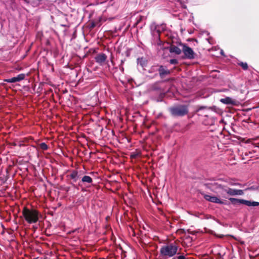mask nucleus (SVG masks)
<instances>
[{"label":"nucleus","instance_id":"1","mask_svg":"<svg viewBox=\"0 0 259 259\" xmlns=\"http://www.w3.org/2000/svg\"><path fill=\"white\" fill-rule=\"evenodd\" d=\"M211 188L222 196H224L226 194L230 196L242 195L243 194V191L242 190L232 189L219 182H214L211 184Z\"/></svg>","mask_w":259,"mask_h":259},{"label":"nucleus","instance_id":"2","mask_svg":"<svg viewBox=\"0 0 259 259\" xmlns=\"http://www.w3.org/2000/svg\"><path fill=\"white\" fill-rule=\"evenodd\" d=\"M178 250V246L175 243H169L162 246L160 249V256L163 259H167L168 258L174 256L177 253Z\"/></svg>","mask_w":259,"mask_h":259},{"label":"nucleus","instance_id":"3","mask_svg":"<svg viewBox=\"0 0 259 259\" xmlns=\"http://www.w3.org/2000/svg\"><path fill=\"white\" fill-rule=\"evenodd\" d=\"M22 214L25 221L29 224L36 223L38 220L39 212L35 209H29L24 207Z\"/></svg>","mask_w":259,"mask_h":259},{"label":"nucleus","instance_id":"4","mask_svg":"<svg viewBox=\"0 0 259 259\" xmlns=\"http://www.w3.org/2000/svg\"><path fill=\"white\" fill-rule=\"evenodd\" d=\"M169 111L174 116H183L188 113L187 106L184 105L170 108Z\"/></svg>","mask_w":259,"mask_h":259},{"label":"nucleus","instance_id":"5","mask_svg":"<svg viewBox=\"0 0 259 259\" xmlns=\"http://www.w3.org/2000/svg\"><path fill=\"white\" fill-rule=\"evenodd\" d=\"M180 45L182 47V51L185 58L188 59H193L195 58L196 54L191 48L183 44H181Z\"/></svg>","mask_w":259,"mask_h":259},{"label":"nucleus","instance_id":"6","mask_svg":"<svg viewBox=\"0 0 259 259\" xmlns=\"http://www.w3.org/2000/svg\"><path fill=\"white\" fill-rule=\"evenodd\" d=\"M204 199L211 202L215 203L218 204H224V201L221 200L220 198L216 196H212L209 195L204 194L203 196Z\"/></svg>","mask_w":259,"mask_h":259},{"label":"nucleus","instance_id":"7","mask_svg":"<svg viewBox=\"0 0 259 259\" xmlns=\"http://www.w3.org/2000/svg\"><path fill=\"white\" fill-rule=\"evenodd\" d=\"M25 77V74L22 73L18 75L16 77H12L9 79H4V81L7 82L14 83L16 82H19L23 79Z\"/></svg>","mask_w":259,"mask_h":259},{"label":"nucleus","instance_id":"8","mask_svg":"<svg viewBox=\"0 0 259 259\" xmlns=\"http://www.w3.org/2000/svg\"><path fill=\"white\" fill-rule=\"evenodd\" d=\"M158 71L161 78H164L165 76L169 75L170 73V71L169 70L162 65L159 67Z\"/></svg>","mask_w":259,"mask_h":259},{"label":"nucleus","instance_id":"9","mask_svg":"<svg viewBox=\"0 0 259 259\" xmlns=\"http://www.w3.org/2000/svg\"><path fill=\"white\" fill-rule=\"evenodd\" d=\"M106 59L107 56L103 53L99 54L97 55L95 57L96 61L100 65L103 64L106 61Z\"/></svg>","mask_w":259,"mask_h":259},{"label":"nucleus","instance_id":"10","mask_svg":"<svg viewBox=\"0 0 259 259\" xmlns=\"http://www.w3.org/2000/svg\"><path fill=\"white\" fill-rule=\"evenodd\" d=\"M220 101L225 104L235 105V101L232 99L230 97H226L225 98L221 99Z\"/></svg>","mask_w":259,"mask_h":259},{"label":"nucleus","instance_id":"11","mask_svg":"<svg viewBox=\"0 0 259 259\" xmlns=\"http://www.w3.org/2000/svg\"><path fill=\"white\" fill-rule=\"evenodd\" d=\"M69 177L73 180V182H76L79 179V175L77 170H72L69 175Z\"/></svg>","mask_w":259,"mask_h":259},{"label":"nucleus","instance_id":"12","mask_svg":"<svg viewBox=\"0 0 259 259\" xmlns=\"http://www.w3.org/2000/svg\"><path fill=\"white\" fill-rule=\"evenodd\" d=\"M241 204H245V205H246L247 206H257L259 205V203L257 202H255V201L251 202L250 201L246 200H244V199L241 200Z\"/></svg>","mask_w":259,"mask_h":259},{"label":"nucleus","instance_id":"13","mask_svg":"<svg viewBox=\"0 0 259 259\" xmlns=\"http://www.w3.org/2000/svg\"><path fill=\"white\" fill-rule=\"evenodd\" d=\"M169 51L171 53H174L177 55H180L182 51V49H180L176 46L171 45L169 48Z\"/></svg>","mask_w":259,"mask_h":259},{"label":"nucleus","instance_id":"14","mask_svg":"<svg viewBox=\"0 0 259 259\" xmlns=\"http://www.w3.org/2000/svg\"><path fill=\"white\" fill-rule=\"evenodd\" d=\"M145 19V18L144 16H141V15L137 16V17L136 18V22L134 24V26L142 28L143 25H140V24L142 21H143Z\"/></svg>","mask_w":259,"mask_h":259},{"label":"nucleus","instance_id":"15","mask_svg":"<svg viewBox=\"0 0 259 259\" xmlns=\"http://www.w3.org/2000/svg\"><path fill=\"white\" fill-rule=\"evenodd\" d=\"M81 182L83 183L91 184L93 182V179L89 176H84L82 178Z\"/></svg>","mask_w":259,"mask_h":259},{"label":"nucleus","instance_id":"16","mask_svg":"<svg viewBox=\"0 0 259 259\" xmlns=\"http://www.w3.org/2000/svg\"><path fill=\"white\" fill-rule=\"evenodd\" d=\"M229 199L231 201L232 204H233L234 205L241 203L242 199H237V198H230Z\"/></svg>","mask_w":259,"mask_h":259},{"label":"nucleus","instance_id":"17","mask_svg":"<svg viewBox=\"0 0 259 259\" xmlns=\"http://www.w3.org/2000/svg\"><path fill=\"white\" fill-rule=\"evenodd\" d=\"M238 64L245 70L248 69V64L246 62H240Z\"/></svg>","mask_w":259,"mask_h":259},{"label":"nucleus","instance_id":"18","mask_svg":"<svg viewBox=\"0 0 259 259\" xmlns=\"http://www.w3.org/2000/svg\"><path fill=\"white\" fill-rule=\"evenodd\" d=\"M39 146L43 150H47L48 149V146L45 143H40Z\"/></svg>","mask_w":259,"mask_h":259},{"label":"nucleus","instance_id":"19","mask_svg":"<svg viewBox=\"0 0 259 259\" xmlns=\"http://www.w3.org/2000/svg\"><path fill=\"white\" fill-rule=\"evenodd\" d=\"M159 34L160 31L156 29V27H155V30L153 31V34L157 37L158 38H159Z\"/></svg>","mask_w":259,"mask_h":259},{"label":"nucleus","instance_id":"20","mask_svg":"<svg viewBox=\"0 0 259 259\" xmlns=\"http://www.w3.org/2000/svg\"><path fill=\"white\" fill-rule=\"evenodd\" d=\"M172 259H186L184 255H179L177 257H173Z\"/></svg>","mask_w":259,"mask_h":259},{"label":"nucleus","instance_id":"21","mask_svg":"<svg viewBox=\"0 0 259 259\" xmlns=\"http://www.w3.org/2000/svg\"><path fill=\"white\" fill-rule=\"evenodd\" d=\"M171 64H177L178 63V60L176 59H171L169 61Z\"/></svg>","mask_w":259,"mask_h":259},{"label":"nucleus","instance_id":"22","mask_svg":"<svg viewBox=\"0 0 259 259\" xmlns=\"http://www.w3.org/2000/svg\"><path fill=\"white\" fill-rule=\"evenodd\" d=\"M252 154V152H250V151H249V152H245V153H244V155H245V156H248V155H250V154Z\"/></svg>","mask_w":259,"mask_h":259},{"label":"nucleus","instance_id":"23","mask_svg":"<svg viewBox=\"0 0 259 259\" xmlns=\"http://www.w3.org/2000/svg\"><path fill=\"white\" fill-rule=\"evenodd\" d=\"M96 26V24L94 22H92L91 24V28H94Z\"/></svg>","mask_w":259,"mask_h":259},{"label":"nucleus","instance_id":"24","mask_svg":"<svg viewBox=\"0 0 259 259\" xmlns=\"http://www.w3.org/2000/svg\"><path fill=\"white\" fill-rule=\"evenodd\" d=\"M140 63L142 66H143V62L140 61Z\"/></svg>","mask_w":259,"mask_h":259},{"label":"nucleus","instance_id":"25","mask_svg":"<svg viewBox=\"0 0 259 259\" xmlns=\"http://www.w3.org/2000/svg\"><path fill=\"white\" fill-rule=\"evenodd\" d=\"M138 63H139L140 62V59H138Z\"/></svg>","mask_w":259,"mask_h":259},{"label":"nucleus","instance_id":"26","mask_svg":"<svg viewBox=\"0 0 259 259\" xmlns=\"http://www.w3.org/2000/svg\"><path fill=\"white\" fill-rule=\"evenodd\" d=\"M132 157H136V155H133Z\"/></svg>","mask_w":259,"mask_h":259},{"label":"nucleus","instance_id":"27","mask_svg":"<svg viewBox=\"0 0 259 259\" xmlns=\"http://www.w3.org/2000/svg\"><path fill=\"white\" fill-rule=\"evenodd\" d=\"M25 2H27V1L26 0H24Z\"/></svg>","mask_w":259,"mask_h":259}]
</instances>
